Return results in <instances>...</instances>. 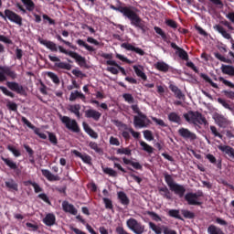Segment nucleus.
I'll return each instance as SVG.
<instances>
[{"mask_svg":"<svg viewBox=\"0 0 234 234\" xmlns=\"http://www.w3.org/2000/svg\"><path fill=\"white\" fill-rule=\"evenodd\" d=\"M110 8H112V10H115V12H120L121 14H122L124 17L129 19L133 27H135V28H139L140 30H142L143 34H145V30L147 27H145V24H144V20H142L140 16L131 7L122 5L116 6L112 5H110Z\"/></svg>","mask_w":234,"mask_h":234,"instance_id":"f257e3e1","label":"nucleus"},{"mask_svg":"<svg viewBox=\"0 0 234 234\" xmlns=\"http://www.w3.org/2000/svg\"><path fill=\"white\" fill-rule=\"evenodd\" d=\"M40 44L44 45V47H47L51 52H58V48L61 54H65L66 56H69L70 58H73L74 60H76L79 65H85L87 61L85 60L84 57H81V55L74 52V51H69L65 49L63 47L58 46L54 43L53 41L47 40V39H41Z\"/></svg>","mask_w":234,"mask_h":234,"instance_id":"f03ea898","label":"nucleus"},{"mask_svg":"<svg viewBox=\"0 0 234 234\" xmlns=\"http://www.w3.org/2000/svg\"><path fill=\"white\" fill-rule=\"evenodd\" d=\"M164 177L165 182L168 186L170 191H172V193H175L179 198H184V197L186 196V186H184V185L176 183L172 175L165 173Z\"/></svg>","mask_w":234,"mask_h":234,"instance_id":"7ed1b4c3","label":"nucleus"},{"mask_svg":"<svg viewBox=\"0 0 234 234\" xmlns=\"http://www.w3.org/2000/svg\"><path fill=\"white\" fill-rule=\"evenodd\" d=\"M183 117L187 123H192L193 125H207V120L199 112L188 111L183 114Z\"/></svg>","mask_w":234,"mask_h":234,"instance_id":"20e7f679","label":"nucleus"},{"mask_svg":"<svg viewBox=\"0 0 234 234\" xmlns=\"http://www.w3.org/2000/svg\"><path fill=\"white\" fill-rule=\"evenodd\" d=\"M58 118L61 123L65 125L66 129L71 131V133H80V131H81V129L80 128V124H78V122L76 120L71 119L69 116H63L61 114L58 115Z\"/></svg>","mask_w":234,"mask_h":234,"instance_id":"39448f33","label":"nucleus"},{"mask_svg":"<svg viewBox=\"0 0 234 234\" xmlns=\"http://www.w3.org/2000/svg\"><path fill=\"white\" fill-rule=\"evenodd\" d=\"M0 17L5 19L6 21V17L11 23H16V25H18V27H23V17L21 16L17 15V13L10 10V9H5L3 12H0Z\"/></svg>","mask_w":234,"mask_h":234,"instance_id":"423d86ee","label":"nucleus"},{"mask_svg":"<svg viewBox=\"0 0 234 234\" xmlns=\"http://www.w3.org/2000/svg\"><path fill=\"white\" fill-rule=\"evenodd\" d=\"M126 226L135 234H144L145 233V225L138 222L134 218H130L126 221Z\"/></svg>","mask_w":234,"mask_h":234,"instance_id":"0eeeda50","label":"nucleus"},{"mask_svg":"<svg viewBox=\"0 0 234 234\" xmlns=\"http://www.w3.org/2000/svg\"><path fill=\"white\" fill-rule=\"evenodd\" d=\"M200 197H204L202 191H197V193L188 192L185 195V200L187 202L188 206H200L202 204L198 201Z\"/></svg>","mask_w":234,"mask_h":234,"instance_id":"6e6552de","label":"nucleus"},{"mask_svg":"<svg viewBox=\"0 0 234 234\" xmlns=\"http://www.w3.org/2000/svg\"><path fill=\"white\" fill-rule=\"evenodd\" d=\"M148 226H149V229H152V231H154V233L155 234H162V229L164 234H177L176 230H173L169 229V227L167 226L160 227L155 223H154L153 221H150L148 223Z\"/></svg>","mask_w":234,"mask_h":234,"instance_id":"1a4fd4ad","label":"nucleus"},{"mask_svg":"<svg viewBox=\"0 0 234 234\" xmlns=\"http://www.w3.org/2000/svg\"><path fill=\"white\" fill-rule=\"evenodd\" d=\"M48 59L55 63V67H57V69H62L64 70H70L72 69V65L67 62H61V59L58 57L48 55Z\"/></svg>","mask_w":234,"mask_h":234,"instance_id":"9d476101","label":"nucleus"},{"mask_svg":"<svg viewBox=\"0 0 234 234\" xmlns=\"http://www.w3.org/2000/svg\"><path fill=\"white\" fill-rule=\"evenodd\" d=\"M21 122H23V123H25V125H27L29 129H32V131H34L37 136L40 137L41 140H47V134L41 133V129L32 124V122H30L27 117H22Z\"/></svg>","mask_w":234,"mask_h":234,"instance_id":"9b49d317","label":"nucleus"},{"mask_svg":"<svg viewBox=\"0 0 234 234\" xmlns=\"http://www.w3.org/2000/svg\"><path fill=\"white\" fill-rule=\"evenodd\" d=\"M178 134L181 138H184V140H190V142H195V140H197V133L189 131L187 128H180L178 130Z\"/></svg>","mask_w":234,"mask_h":234,"instance_id":"f8f14e48","label":"nucleus"},{"mask_svg":"<svg viewBox=\"0 0 234 234\" xmlns=\"http://www.w3.org/2000/svg\"><path fill=\"white\" fill-rule=\"evenodd\" d=\"M170 47H172L174 50H176V54L178 56V58H180V59H183L184 61H189V55L184 48L178 47V45H176L175 42H171Z\"/></svg>","mask_w":234,"mask_h":234,"instance_id":"ddd939ff","label":"nucleus"},{"mask_svg":"<svg viewBox=\"0 0 234 234\" xmlns=\"http://www.w3.org/2000/svg\"><path fill=\"white\" fill-rule=\"evenodd\" d=\"M213 119L215 121V122L217 123V125H218V127H228L229 125V121L227 118H225L224 115L220 114V113H215L213 116Z\"/></svg>","mask_w":234,"mask_h":234,"instance_id":"4468645a","label":"nucleus"},{"mask_svg":"<svg viewBox=\"0 0 234 234\" xmlns=\"http://www.w3.org/2000/svg\"><path fill=\"white\" fill-rule=\"evenodd\" d=\"M6 85L8 87V89H10V90H13L14 92H16V94H25V88H23L22 85H19V83L17 82H14V81H7Z\"/></svg>","mask_w":234,"mask_h":234,"instance_id":"2eb2a0df","label":"nucleus"},{"mask_svg":"<svg viewBox=\"0 0 234 234\" xmlns=\"http://www.w3.org/2000/svg\"><path fill=\"white\" fill-rule=\"evenodd\" d=\"M122 48H125V50H130L131 52H135V54H139V56H145V51L140 48H136L133 46L131 43H122L121 45Z\"/></svg>","mask_w":234,"mask_h":234,"instance_id":"dca6fc26","label":"nucleus"},{"mask_svg":"<svg viewBox=\"0 0 234 234\" xmlns=\"http://www.w3.org/2000/svg\"><path fill=\"white\" fill-rule=\"evenodd\" d=\"M62 209L65 213H69V215H78V209L74 205L69 203V201L62 202Z\"/></svg>","mask_w":234,"mask_h":234,"instance_id":"f3484780","label":"nucleus"},{"mask_svg":"<svg viewBox=\"0 0 234 234\" xmlns=\"http://www.w3.org/2000/svg\"><path fill=\"white\" fill-rule=\"evenodd\" d=\"M1 160L4 161V163L5 164V165L7 167H9V169H11L12 171H15L16 173L19 174V166H17V163L14 162V160L10 159V158H6L2 156Z\"/></svg>","mask_w":234,"mask_h":234,"instance_id":"a211bd4d","label":"nucleus"},{"mask_svg":"<svg viewBox=\"0 0 234 234\" xmlns=\"http://www.w3.org/2000/svg\"><path fill=\"white\" fill-rule=\"evenodd\" d=\"M85 118H92L95 122H99L101 118V112L94 109H89L85 111Z\"/></svg>","mask_w":234,"mask_h":234,"instance_id":"6ab92c4d","label":"nucleus"},{"mask_svg":"<svg viewBox=\"0 0 234 234\" xmlns=\"http://www.w3.org/2000/svg\"><path fill=\"white\" fill-rule=\"evenodd\" d=\"M117 198L119 202H121V204L122 206H125L126 207L127 206H129V204H131V199H129V197H127V194H125V192L123 191H120L117 193Z\"/></svg>","mask_w":234,"mask_h":234,"instance_id":"aec40b11","label":"nucleus"},{"mask_svg":"<svg viewBox=\"0 0 234 234\" xmlns=\"http://www.w3.org/2000/svg\"><path fill=\"white\" fill-rule=\"evenodd\" d=\"M41 173H42L43 176H45V178H47V180H48V182H58V181H59V176H54L52 174V172H50L48 169H42Z\"/></svg>","mask_w":234,"mask_h":234,"instance_id":"412c9836","label":"nucleus"},{"mask_svg":"<svg viewBox=\"0 0 234 234\" xmlns=\"http://www.w3.org/2000/svg\"><path fill=\"white\" fill-rule=\"evenodd\" d=\"M122 162L125 164V165H132V167L136 169V171H143L144 169V166L139 162H133L131 159H127L126 157L122 158Z\"/></svg>","mask_w":234,"mask_h":234,"instance_id":"4be33fe9","label":"nucleus"},{"mask_svg":"<svg viewBox=\"0 0 234 234\" xmlns=\"http://www.w3.org/2000/svg\"><path fill=\"white\" fill-rule=\"evenodd\" d=\"M168 121L171 122V123L182 125V117L176 112H172L168 114Z\"/></svg>","mask_w":234,"mask_h":234,"instance_id":"5701e85b","label":"nucleus"},{"mask_svg":"<svg viewBox=\"0 0 234 234\" xmlns=\"http://www.w3.org/2000/svg\"><path fill=\"white\" fill-rule=\"evenodd\" d=\"M159 195L165 198L166 200H171L173 197H171V190L166 186L158 187Z\"/></svg>","mask_w":234,"mask_h":234,"instance_id":"b1692460","label":"nucleus"},{"mask_svg":"<svg viewBox=\"0 0 234 234\" xmlns=\"http://www.w3.org/2000/svg\"><path fill=\"white\" fill-rule=\"evenodd\" d=\"M133 69L138 78H141L143 81H147V75L145 74V72H144V67L133 66Z\"/></svg>","mask_w":234,"mask_h":234,"instance_id":"393cba45","label":"nucleus"},{"mask_svg":"<svg viewBox=\"0 0 234 234\" xmlns=\"http://www.w3.org/2000/svg\"><path fill=\"white\" fill-rule=\"evenodd\" d=\"M73 154H75V156H78V158H80V160H82V162H84V164H88L90 165L92 164V157H90V155L89 154H83L80 152H78L77 150L73 151Z\"/></svg>","mask_w":234,"mask_h":234,"instance_id":"a878e982","label":"nucleus"},{"mask_svg":"<svg viewBox=\"0 0 234 234\" xmlns=\"http://www.w3.org/2000/svg\"><path fill=\"white\" fill-rule=\"evenodd\" d=\"M133 125L134 127H139L140 129H144V127H147L145 119L140 117V115H135L133 117Z\"/></svg>","mask_w":234,"mask_h":234,"instance_id":"bb28decb","label":"nucleus"},{"mask_svg":"<svg viewBox=\"0 0 234 234\" xmlns=\"http://www.w3.org/2000/svg\"><path fill=\"white\" fill-rule=\"evenodd\" d=\"M82 127H83L85 133H88L89 136H90V138H93L94 140L98 139V133H96L94 130H92V128H90V126H89V124L87 122H83Z\"/></svg>","mask_w":234,"mask_h":234,"instance_id":"cd10ccee","label":"nucleus"},{"mask_svg":"<svg viewBox=\"0 0 234 234\" xmlns=\"http://www.w3.org/2000/svg\"><path fill=\"white\" fill-rule=\"evenodd\" d=\"M218 149H219V151H221L222 153H225L226 154H228L230 158L234 159L233 147H231L229 145H218Z\"/></svg>","mask_w":234,"mask_h":234,"instance_id":"c85d7f7f","label":"nucleus"},{"mask_svg":"<svg viewBox=\"0 0 234 234\" xmlns=\"http://www.w3.org/2000/svg\"><path fill=\"white\" fill-rule=\"evenodd\" d=\"M169 89L171 91L174 92L176 98H177L178 100H184V98H186V95H184V93H182V90H179L176 85L170 84Z\"/></svg>","mask_w":234,"mask_h":234,"instance_id":"c756f323","label":"nucleus"},{"mask_svg":"<svg viewBox=\"0 0 234 234\" xmlns=\"http://www.w3.org/2000/svg\"><path fill=\"white\" fill-rule=\"evenodd\" d=\"M220 70L223 74H226L227 76H230V78L234 77V67L231 65L223 64L220 68Z\"/></svg>","mask_w":234,"mask_h":234,"instance_id":"7c9ffc66","label":"nucleus"},{"mask_svg":"<svg viewBox=\"0 0 234 234\" xmlns=\"http://www.w3.org/2000/svg\"><path fill=\"white\" fill-rule=\"evenodd\" d=\"M0 70H3L5 72V76H8L11 80H16L17 78V73L16 71L12 70L10 67H3L0 66Z\"/></svg>","mask_w":234,"mask_h":234,"instance_id":"2f4dec72","label":"nucleus"},{"mask_svg":"<svg viewBox=\"0 0 234 234\" xmlns=\"http://www.w3.org/2000/svg\"><path fill=\"white\" fill-rule=\"evenodd\" d=\"M43 222L46 226H54V224H56V216L52 213H48L46 215Z\"/></svg>","mask_w":234,"mask_h":234,"instance_id":"473e14b6","label":"nucleus"},{"mask_svg":"<svg viewBox=\"0 0 234 234\" xmlns=\"http://www.w3.org/2000/svg\"><path fill=\"white\" fill-rule=\"evenodd\" d=\"M214 30H217L225 39H231V35L224 29V27L220 25L214 26Z\"/></svg>","mask_w":234,"mask_h":234,"instance_id":"72a5a7b5","label":"nucleus"},{"mask_svg":"<svg viewBox=\"0 0 234 234\" xmlns=\"http://www.w3.org/2000/svg\"><path fill=\"white\" fill-rule=\"evenodd\" d=\"M5 187L9 189V191H19V185L14 179H9L5 182Z\"/></svg>","mask_w":234,"mask_h":234,"instance_id":"f704fd0d","label":"nucleus"},{"mask_svg":"<svg viewBox=\"0 0 234 234\" xmlns=\"http://www.w3.org/2000/svg\"><path fill=\"white\" fill-rule=\"evenodd\" d=\"M78 98H80V100H82V101L85 102V100H86L85 94H83L82 92H80L78 90H75L74 92L70 93L69 101H76V100H78Z\"/></svg>","mask_w":234,"mask_h":234,"instance_id":"c9c22d12","label":"nucleus"},{"mask_svg":"<svg viewBox=\"0 0 234 234\" xmlns=\"http://www.w3.org/2000/svg\"><path fill=\"white\" fill-rule=\"evenodd\" d=\"M68 110L73 114H75L77 118H81V113H80V111H81V105L80 104L69 105Z\"/></svg>","mask_w":234,"mask_h":234,"instance_id":"e433bc0d","label":"nucleus"},{"mask_svg":"<svg viewBox=\"0 0 234 234\" xmlns=\"http://www.w3.org/2000/svg\"><path fill=\"white\" fill-rule=\"evenodd\" d=\"M106 65H110L112 67H116V69H118V70H120V72H121V74H122V76H127V71H125V69L123 67L120 66L115 60H107Z\"/></svg>","mask_w":234,"mask_h":234,"instance_id":"4c0bfd02","label":"nucleus"},{"mask_svg":"<svg viewBox=\"0 0 234 234\" xmlns=\"http://www.w3.org/2000/svg\"><path fill=\"white\" fill-rule=\"evenodd\" d=\"M208 234H226L224 230L215 225H209L207 228Z\"/></svg>","mask_w":234,"mask_h":234,"instance_id":"58836bf2","label":"nucleus"},{"mask_svg":"<svg viewBox=\"0 0 234 234\" xmlns=\"http://www.w3.org/2000/svg\"><path fill=\"white\" fill-rule=\"evenodd\" d=\"M168 217H171L172 218H176L177 220H184V218L180 216V210L178 209H170L167 213Z\"/></svg>","mask_w":234,"mask_h":234,"instance_id":"ea45409f","label":"nucleus"},{"mask_svg":"<svg viewBox=\"0 0 234 234\" xmlns=\"http://www.w3.org/2000/svg\"><path fill=\"white\" fill-rule=\"evenodd\" d=\"M155 69L157 70H160V72H168L169 71V65H167V63L161 61V62H157L155 64Z\"/></svg>","mask_w":234,"mask_h":234,"instance_id":"a19ab883","label":"nucleus"},{"mask_svg":"<svg viewBox=\"0 0 234 234\" xmlns=\"http://www.w3.org/2000/svg\"><path fill=\"white\" fill-rule=\"evenodd\" d=\"M77 45H79V47H83L84 48H86V50H88V52L96 51V49L92 46H90L89 44H87L85 41H83V39H78Z\"/></svg>","mask_w":234,"mask_h":234,"instance_id":"79ce46f5","label":"nucleus"},{"mask_svg":"<svg viewBox=\"0 0 234 234\" xmlns=\"http://www.w3.org/2000/svg\"><path fill=\"white\" fill-rule=\"evenodd\" d=\"M154 32H156L159 36H161L163 41H165V43H169V37H167V35L162 28L159 27H154Z\"/></svg>","mask_w":234,"mask_h":234,"instance_id":"37998d69","label":"nucleus"},{"mask_svg":"<svg viewBox=\"0 0 234 234\" xmlns=\"http://www.w3.org/2000/svg\"><path fill=\"white\" fill-rule=\"evenodd\" d=\"M154 32H156L159 36H161L163 41H165V43H169V37H167V35L162 28L159 27H154Z\"/></svg>","mask_w":234,"mask_h":234,"instance_id":"c03bdc74","label":"nucleus"},{"mask_svg":"<svg viewBox=\"0 0 234 234\" xmlns=\"http://www.w3.org/2000/svg\"><path fill=\"white\" fill-rule=\"evenodd\" d=\"M23 5H25L27 10L28 12H33L34 8H36V4L32 0H21Z\"/></svg>","mask_w":234,"mask_h":234,"instance_id":"a18cd8bd","label":"nucleus"},{"mask_svg":"<svg viewBox=\"0 0 234 234\" xmlns=\"http://www.w3.org/2000/svg\"><path fill=\"white\" fill-rule=\"evenodd\" d=\"M102 171L105 175H109L112 178H116L118 176V172L111 167H102Z\"/></svg>","mask_w":234,"mask_h":234,"instance_id":"49530a36","label":"nucleus"},{"mask_svg":"<svg viewBox=\"0 0 234 234\" xmlns=\"http://www.w3.org/2000/svg\"><path fill=\"white\" fill-rule=\"evenodd\" d=\"M127 169L129 172V176H131V178H133L134 180V182H136L137 184H142V177L134 175V169H133L132 167L127 166Z\"/></svg>","mask_w":234,"mask_h":234,"instance_id":"de8ad7c7","label":"nucleus"},{"mask_svg":"<svg viewBox=\"0 0 234 234\" xmlns=\"http://www.w3.org/2000/svg\"><path fill=\"white\" fill-rule=\"evenodd\" d=\"M141 147H143V151H145L149 154H153V152L154 151V148L153 146L149 145L147 143L141 141L140 142Z\"/></svg>","mask_w":234,"mask_h":234,"instance_id":"09e8293b","label":"nucleus"},{"mask_svg":"<svg viewBox=\"0 0 234 234\" xmlns=\"http://www.w3.org/2000/svg\"><path fill=\"white\" fill-rule=\"evenodd\" d=\"M200 78L205 80V81H207V83H209V85H211V87H213L214 89H218V85L217 83L213 82V80H211V78H209V76H207L204 73H201Z\"/></svg>","mask_w":234,"mask_h":234,"instance_id":"8fccbe9b","label":"nucleus"},{"mask_svg":"<svg viewBox=\"0 0 234 234\" xmlns=\"http://www.w3.org/2000/svg\"><path fill=\"white\" fill-rule=\"evenodd\" d=\"M210 133L211 134H213L214 138H219V140H222L224 138V135L220 133L216 126L210 125Z\"/></svg>","mask_w":234,"mask_h":234,"instance_id":"3c124183","label":"nucleus"},{"mask_svg":"<svg viewBox=\"0 0 234 234\" xmlns=\"http://www.w3.org/2000/svg\"><path fill=\"white\" fill-rule=\"evenodd\" d=\"M132 111H133V112L135 114H138V116H140V118H147V115H145L144 112H142V111H140V107H138L137 104H133L131 106Z\"/></svg>","mask_w":234,"mask_h":234,"instance_id":"603ef678","label":"nucleus"},{"mask_svg":"<svg viewBox=\"0 0 234 234\" xmlns=\"http://www.w3.org/2000/svg\"><path fill=\"white\" fill-rule=\"evenodd\" d=\"M117 154H125L126 156H131L133 154V150H131L129 147L118 148Z\"/></svg>","mask_w":234,"mask_h":234,"instance_id":"864d4df0","label":"nucleus"},{"mask_svg":"<svg viewBox=\"0 0 234 234\" xmlns=\"http://www.w3.org/2000/svg\"><path fill=\"white\" fill-rule=\"evenodd\" d=\"M146 215L151 217L152 220H154V222H162V218L156 214V212L146 211Z\"/></svg>","mask_w":234,"mask_h":234,"instance_id":"5fc2aeb1","label":"nucleus"},{"mask_svg":"<svg viewBox=\"0 0 234 234\" xmlns=\"http://www.w3.org/2000/svg\"><path fill=\"white\" fill-rule=\"evenodd\" d=\"M8 151L14 154L16 158H19L21 156V152L16 148L14 145H7Z\"/></svg>","mask_w":234,"mask_h":234,"instance_id":"6e6d98bb","label":"nucleus"},{"mask_svg":"<svg viewBox=\"0 0 234 234\" xmlns=\"http://www.w3.org/2000/svg\"><path fill=\"white\" fill-rule=\"evenodd\" d=\"M48 134L50 144L53 145H58V137L56 136V133L48 132Z\"/></svg>","mask_w":234,"mask_h":234,"instance_id":"4d7b16f0","label":"nucleus"},{"mask_svg":"<svg viewBox=\"0 0 234 234\" xmlns=\"http://www.w3.org/2000/svg\"><path fill=\"white\" fill-rule=\"evenodd\" d=\"M144 137L145 140H148V142H153L154 140V137L153 136V132L151 130H144Z\"/></svg>","mask_w":234,"mask_h":234,"instance_id":"13d9d810","label":"nucleus"},{"mask_svg":"<svg viewBox=\"0 0 234 234\" xmlns=\"http://www.w3.org/2000/svg\"><path fill=\"white\" fill-rule=\"evenodd\" d=\"M181 213H182L183 217H185V218H189V219L195 218V213H193L189 210L182 209Z\"/></svg>","mask_w":234,"mask_h":234,"instance_id":"bf43d9fd","label":"nucleus"},{"mask_svg":"<svg viewBox=\"0 0 234 234\" xmlns=\"http://www.w3.org/2000/svg\"><path fill=\"white\" fill-rule=\"evenodd\" d=\"M102 200L106 209H114V207L112 206V200L108 197H103Z\"/></svg>","mask_w":234,"mask_h":234,"instance_id":"052dcab7","label":"nucleus"},{"mask_svg":"<svg viewBox=\"0 0 234 234\" xmlns=\"http://www.w3.org/2000/svg\"><path fill=\"white\" fill-rule=\"evenodd\" d=\"M218 81H221V83L225 84V86L229 87V89H234V83L224 79V77H219Z\"/></svg>","mask_w":234,"mask_h":234,"instance_id":"680f3d73","label":"nucleus"},{"mask_svg":"<svg viewBox=\"0 0 234 234\" xmlns=\"http://www.w3.org/2000/svg\"><path fill=\"white\" fill-rule=\"evenodd\" d=\"M48 76L50 78V80L53 81V83H56L57 85L59 84V77L56 75V73L49 71L48 72Z\"/></svg>","mask_w":234,"mask_h":234,"instance_id":"e2e57ef3","label":"nucleus"},{"mask_svg":"<svg viewBox=\"0 0 234 234\" xmlns=\"http://www.w3.org/2000/svg\"><path fill=\"white\" fill-rule=\"evenodd\" d=\"M222 94H224L225 98H228L229 100L234 101V91L231 90H224L222 91Z\"/></svg>","mask_w":234,"mask_h":234,"instance_id":"0e129e2a","label":"nucleus"},{"mask_svg":"<svg viewBox=\"0 0 234 234\" xmlns=\"http://www.w3.org/2000/svg\"><path fill=\"white\" fill-rule=\"evenodd\" d=\"M214 56L217 59H219V61H222L223 63H231V59L226 58L220 53H215Z\"/></svg>","mask_w":234,"mask_h":234,"instance_id":"69168bd1","label":"nucleus"},{"mask_svg":"<svg viewBox=\"0 0 234 234\" xmlns=\"http://www.w3.org/2000/svg\"><path fill=\"white\" fill-rule=\"evenodd\" d=\"M89 147H90L93 151H95V153H101V148L98 146V143L96 142H90Z\"/></svg>","mask_w":234,"mask_h":234,"instance_id":"338daca9","label":"nucleus"},{"mask_svg":"<svg viewBox=\"0 0 234 234\" xmlns=\"http://www.w3.org/2000/svg\"><path fill=\"white\" fill-rule=\"evenodd\" d=\"M122 98L128 103H134V97H133V94H131V93L122 94Z\"/></svg>","mask_w":234,"mask_h":234,"instance_id":"774afa93","label":"nucleus"}]
</instances>
